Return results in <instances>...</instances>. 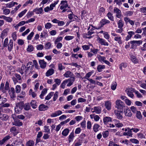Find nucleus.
I'll return each mask as SVG.
<instances>
[{
  "mask_svg": "<svg viewBox=\"0 0 146 146\" xmlns=\"http://www.w3.org/2000/svg\"><path fill=\"white\" fill-rule=\"evenodd\" d=\"M10 131L11 132H13V133L15 136L18 133L17 130L16 129V127L14 126L12 127L10 129Z\"/></svg>",
  "mask_w": 146,
  "mask_h": 146,
  "instance_id": "obj_26",
  "label": "nucleus"
},
{
  "mask_svg": "<svg viewBox=\"0 0 146 146\" xmlns=\"http://www.w3.org/2000/svg\"><path fill=\"white\" fill-rule=\"evenodd\" d=\"M51 44L50 42H47L45 45L44 48L46 49H48L51 47Z\"/></svg>",
  "mask_w": 146,
  "mask_h": 146,
  "instance_id": "obj_45",
  "label": "nucleus"
},
{
  "mask_svg": "<svg viewBox=\"0 0 146 146\" xmlns=\"http://www.w3.org/2000/svg\"><path fill=\"white\" fill-rule=\"evenodd\" d=\"M114 13H116V16L117 18H119L121 16V12L120 10L118 8L115 7L114 9Z\"/></svg>",
  "mask_w": 146,
  "mask_h": 146,
  "instance_id": "obj_5",
  "label": "nucleus"
},
{
  "mask_svg": "<svg viewBox=\"0 0 146 146\" xmlns=\"http://www.w3.org/2000/svg\"><path fill=\"white\" fill-rule=\"evenodd\" d=\"M23 104L24 103L23 102H21L17 104L15 109V111L17 112H19L23 108Z\"/></svg>",
  "mask_w": 146,
  "mask_h": 146,
  "instance_id": "obj_3",
  "label": "nucleus"
},
{
  "mask_svg": "<svg viewBox=\"0 0 146 146\" xmlns=\"http://www.w3.org/2000/svg\"><path fill=\"white\" fill-rule=\"evenodd\" d=\"M102 135L104 137L106 138L109 135V132L108 131H106L103 132Z\"/></svg>",
  "mask_w": 146,
  "mask_h": 146,
  "instance_id": "obj_51",
  "label": "nucleus"
},
{
  "mask_svg": "<svg viewBox=\"0 0 146 146\" xmlns=\"http://www.w3.org/2000/svg\"><path fill=\"white\" fill-rule=\"evenodd\" d=\"M74 75L73 74L69 71H67L64 74V76L66 78L72 77L74 76Z\"/></svg>",
  "mask_w": 146,
  "mask_h": 146,
  "instance_id": "obj_11",
  "label": "nucleus"
},
{
  "mask_svg": "<svg viewBox=\"0 0 146 146\" xmlns=\"http://www.w3.org/2000/svg\"><path fill=\"white\" fill-rule=\"evenodd\" d=\"M8 39L6 38L5 40L3 43V47H7L8 46Z\"/></svg>",
  "mask_w": 146,
  "mask_h": 146,
  "instance_id": "obj_54",
  "label": "nucleus"
},
{
  "mask_svg": "<svg viewBox=\"0 0 146 146\" xmlns=\"http://www.w3.org/2000/svg\"><path fill=\"white\" fill-rule=\"evenodd\" d=\"M26 93L25 92L22 91L21 93L19 96H18L17 99H19L18 98H24L25 96Z\"/></svg>",
  "mask_w": 146,
  "mask_h": 146,
  "instance_id": "obj_38",
  "label": "nucleus"
},
{
  "mask_svg": "<svg viewBox=\"0 0 146 146\" xmlns=\"http://www.w3.org/2000/svg\"><path fill=\"white\" fill-rule=\"evenodd\" d=\"M136 117L140 119H142V117L140 111H137Z\"/></svg>",
  "mask_w": 146,
  "mask_h": 146,
  "instance_id": "obj_41",
  "label": "nucleus"
},
{
  "mask_svg": "<svg viewBox=\"0 0 146 146\" xmlns=\"http://www.w3.org/2000/svg\"><path fill=\"white\" fill-rule=\"evenodd\" d=\"M111 104L108 101H107L105 103V106L106 108L108 110H109L111 109Z\"/></svg>",
  "mask_w": 146,
  "mask_h": 146,
  "instance_id": "obj_28",
  "label": "nucleus"
},
{
  "mask_svg": "<svg viewBox=\"0 0 146 146\" xmlns=\"http://www.w3.org/2000/svg\"><path fill=\"white\" fill-rule=\"evenodd\" d=\"M127 66V64L126 63H122L119 65V68L122 70V67L123 68H125Z\"/></svg>",
  "mask_w": 146,
  "mask_h": 146,
  "instance_id": "obj_39",
  "label": "nucleus"
},
{
  "mask_svg": "<svg viewBox=\"0 0 146 146\" xmlns=\"http://www.w3.org/2000/svg\"><path fill=\"white\" fill-rule=\"evenodd\" d=\"M44 128L45 132L48 133H50V130L49 129V126L45 125L44 127Z\"/></svg>",
  "mask_w": 146,
  "mask_h": 146,
  "instance_id": "obj_46",
  "label": "nucleus"
},
{
  "mask_svg": "<svg viewBox=\"0 0 146 146\" xmlns=\"http://www.w3.org/2000/svg\"><path fill=\"white\" fill-rule=\"evenodd\" d=\"M62 39V38L61 36H60L58 37L54 41L55 44H56L58 43H59V42L61 41Z\"/></svg>",
  "mask_w": 146,
  "mask_h": 146,
  "instance_id": "obj_48",
  "label": "nucleus"
},
{
  "mask_svg": "<svg viewBox=\"0 0 146 146\" xmlns=\"http://www.w3.org/2000/svg\"><path fill=\"white\" fill-rule=\"evenodd\" d=\"M62 113V111L60 110H58L56 111L55 112L52 113L50 116L52 117H56L61 115Z\"/></svg>",
  "mask_w": 146,
  "mask_h": 146,
  "instance_id": "obj_9",
  "label": "nucleus"
},
{
  "mask_svg": "<svg viewBox=\"0 0 146 146\" xmlns=\"http://www.w3.org/2000/svg\"><path fill=\"white\" fill-rule=\"evenodd\" d=\"M54 70L52 68H50L49 69L46 73V75L47 76H49L53 74L54 73Z\"/></svg>",
  "mask_w": 146,
  "mask_h": 146,
  "instance_id": "obj_16",
  "label": "nucleus"
},
{
  "mask_svg": "<svg viewBox=\"0 0 146 146\" xmlns=\"http://www.w3.org/2000/svg\"><path fill=\"white\" fill-rule=\"evenodd\" d=\"M9 117L7 115L5 114L1 113L0 114V119L3 121H6L9 118Z\"/></svg>",
  "mask_w": 146,
  "mask_h": 146,
  "instance_id": "obj_7",
  "label": "nucleus"
},
{
  "mask_svg": "<svg viewBox=\"0 0 146 146\" xmlns=\"http://www.w3.org/2000/svg\"><path fill=\"white\" fill-rule=\"evenodd\" d=\"M143 41L141 40H133L131 41L129 43L131 44H137L138 46L141 44L142 43Z\"/></svg>",
  "mask_w": 146,
  "mask_h": 146,
  "instance_id": "obj_23",
  "label": "nucleus"
},
{
  "mask_svg": "<svg viewBox=\"0 0 146 146\" xmlns=\"http://www.w3.org/2000/svg\"><path fill=\"white\" fill-rule=\"evenodd\" d=\"M34 48L33 46L31 44L29 45L27 49V51L28 52H31L33 51Z\"/></svg>",
  "mask_w": 146,
  "mask_h": 146,
  "instance_id": "obj_37",
  "label": "nucleus"
},
{
  "mask_svg": "<svg viewBox=\"0 0 146 146\" xmlns=\"http://www.w3.org/2000/svg\"><path fill=\"white\" fill-rule=\"evenodd\" d=\"M100 125L98 124H95L93 126V129L94 131L96 132L98 131V128Z\"/></svg>",
  "mask_w": 146,
  "mask_h": 146,
  "instance_id": "obj_31",
  "label": "nucleus"
},
{
  "mask_svg": "<svg viewBox=\"0 0 146 146\" xmlns=\"http://www.w3.org/2000/svg\"><path fill=\"white\" fill-rule=\"evenodd\" d=\"M105 66L104 65H99L97 68L98 71L101 72L102 69L105 68Z\"/></svg>",
  "mask_w": 146,
  "mask_h": 146,
  "instance_id": "obj_34",
  "label": "nucleus"
},
{
  "mask_svg": "<svg viewBox=\"0 0 146 146\" xmlns=\"http://www.w3.org/2000/svg\"><path fill=\"white\" fill-rule=\"evenodd\" d=\"M34 142L33 140H29L26 143V146H34Z\"/></svg>",
  "mask_w": 146,
  "mask_h": 146,
  "instance_id": "obj_29",
  "label": "nucleus"
},
{
  "mask_svg": "<svg viewBox=\"0 0 146 146\" xmlns=\"http://www.w3.org/2000/svg\"><path fill=\"white\" fill-rule=\"evenodd\" d=\"M115 125L116 127L118 128L121 127L123 126V124L119 122L115 123Z\"/></svg>",
  "mask_w": 146,
  "mask_h": 146,
  "instance_id": "obj_61",
  "label": "nucleus"
},
{
  "mask_svg": "<svg viewBox=\"0 0 146 146\" xmlns=\"http://www.w3.org/2000/svg\"><path fill=\"white\" fill-rule=\"evenodd\" d=\"M74 133L73 132L71 133L69 136V142H70L72 141V139L74 137Z\"/></svg>",
  "mask_w": 146,
  "mask_h": 146,
  "instance_id": "obj_40",
  "label": "nucleus"
},
{
  "mask_svg": "<svg viewBox=\"0 0 146 146\" xmlns=\"http://www.w3.org/2000/svg\"><path fill=\"white\" fill-rule=\"evenodd\" d=\"M10 138V137L9 135H7L3 139L0 141V145L3 144L5 142Z\"/></svg>",
  "mask_w": 146,
  "mask_h": 146,
  "instance_id": "obj_19",
  "label": "nucleus"
},
{
  "mask_svg": "<svg viewBox=\"0 0 146 146\" xmlns=\"http://www.w3.org/2000/svg\"><path fill=\"white\" fill-rule=\"evenodd\" d=\"M78 102H84L86 101V100L82 98H79L78 99Z\"/></svg>",
  "mask_w": 146,
  "mask_h": 146,
  "instance_id": "obj_62",
  "label": "nucleus"
},
{
  "mask_svg": "<svg viewBox=\"0 0 146 146\" xmlns=\"http://www.w3.org/2000/svg\"><path fill=\"white\" fill-rule=\"evenodd\" d=\"M58 69L60 70H62L65 68V67L63 66L61 63L59 64H58Z\"/></svg>",
  "mask_w": 146,
  "mask_h": 146,
  "instance_id": "obj_55",
  "label": "nucleus"
},
{
  "mask_svg": "<svg viewBox=\"0 0 146 146\" xmlns=\"http://www.w3.org/2000/svg\"><path fill=\"white\" fill-rule=\"evenodd\" d=\"M30 104L33 108L35 109L37 107V103L35 100L31 101Z\"/></svg>",
  "mask_w": 146,
  "mask_h": 146,
  "instance_id": "obj_24",
  "label": "nucleus"
},
{
  "mask_svg": "<svg viewBox=\"0 0 146 146\" xmlns=\"http://www.w3.org/2000/svg\"><path fill=\"white\" fill-rule=\"evenodd\" d=\"M37 49L38 50H42L44 48V46L42 44H39L37 46Z\"/></svg>",
  "mask_w": 146,
  "mask_h": 146,
  "instance_id": "obj_64",
  "label": "nucleus"
},
{
  "mask_svg": "<svg viewBox=\"0 0 146 146\" xmlns=\"http://www.w3.org/2000/svg\"><path fill=\"white\" fill-rule=\"evenodd\" d=\"M21 90V88L20 86L17 85L15 87L16 92L19 93L20 92Z\"/></svg>",
  "mask_w": 146,
  "mask_h": 146,
  "instance_id": "obj_44",
  "label": "nucleus"
},
{
  "mask_svg": "<svg viewBox=\"0 0 146 146\" xmlns=\"http://www.w3.org/2000/svg\"><path fill=\"white\" fill-rule=\"evenodd\" d=\"M27 11V9H25L23 11H22L21 13H20L18 15L19 17H21L25 14V13Z\"/></svg>",
  "mask_w": 146,
  "mask_h": 146,
  "instance_id": "obj_53",
  "label": "nucleus"
},
{
  "mask_svg": "<svg viewBox=\"0 0 146 146\" xmlns=\"http://www.w3.org/2000/svg\"><path fill=\"white\" fill-rule=\"evenodd\" d=\"M107 16L110 20L112 21H113V16L112 14L111 13H108L107 14Z\"/></svg>",
  "mask_w": 146,
  "mask_h": 146,
  "instance_id": "obj_33",
  "label": "nucleus"
},
{
  "mask_svg": "<svg viewBox=\"0 0 146 146\" xmlns=\"http://www.w3.org/2000/svg\"><path fill=\"white\" fill-rule=\"evenodd\" d=\"M39 62L41 68H45L46 63L43 60H39Z\"/></svg>",
  "mask_w": 146,
  "mask_h": 146,
  "instance_id": "obj_13",
  "label": "nucleus"
},
{
  "mask_svg": "<svg viewBox=\"0 0 146 146\" xmlns=\"http://www.w3.org/2000/svg\"><path fill=\"white\" fill-rule=\"evenodd\" d=\"M10 12V10L7 9H5L3 10V13L5 15L8 14Z\"/></svg>",
  "mask_w": 146,
  "mask_h": 146,
  "instance_id": "obj_63",
  "label": "nucleus"
},
{
  "mask_svg": "<svg viewBox=\"0 0 146 146\" xmlns=\"http://www.w3.org/2000/svg\"><path fill=\"white\" fill-rule=\"evenodd\" d=\"M114 40L115 41H117L118 43L119 44H121L122 43V41L121 40V38L120 37L118 36L115 37L114 38Z\"/></svg>",
  "mask_w": 146,
  "mask_h": 146,
  "instance_id": "obj_43",
  "label": "nucleus"
},
{
  "mask_svg": "<svg viewBox=\"0 0 146 146\" xmlns=\"http://www.w3.org/2000/svg\"><path fill=\"white\" fill-rule=\"evenodd\" d=\"M69 130L68 129H65L62 132V134L64 136H67L69 133Z\"/></svg>",
  "mask_w": 146,
  "mask_h": 146,
  "instance_id": "obj_36",
  "label": "nucleus"
},
{
  "mask_svg": "<svg viewBox=\"0 0 146 146\" xmlns=\"http://www.w3.org/2000/svg\"><path fill=\"white\" fill-rule=\"evenodd\" d=\"M0 105L2 107L7 108L10 106V104L9 103H3V104H1Z\"/></svg>",
  "mask_w": 146,
  "mask_h": 146,
  "instance_id": "obj_60",
  "label": "nucleus"
},
{
  "mask_svg": "<svg viewBox=\"0 0 146 146\" xmlns=\"http://www.w3.org/2000/svg\"><path fill=\"white\" fill-rule=\"evenodd\" d=\"M9 29H4L2 32L1 35V38L3 39L4 37L5 36H6L7 35V32Z\"/></svg>",
  "mask_w": 146,
  "mask_h": 146,
  "instance_id": "obj_20",
  "label": "nucleus"
},
{
  "mask_svg": "<svg viewBox=\"0 0 146 146\" xmlns=\"http://www.w3.org/2000/svg\"><path fill=\"white\" fill-rule=\"evenodd\" d=\"M94 111H92V112H95L96 113H100L101 111V108L100 107H95L94 108Z\"/></svg>",
  "mask_w": 146,
  "mask_h": 146,
  "instance_id": "obj_17",
  "label": "nucleus"
},
{
  "mask_svg": "<svg viewBox=\"0 0 146 146\" xmlns=\"http://www.w3.org/2000/svg\"><path fill=\"white\" fill-rule=\"evenodd\" d=\"M131 59L132 61L134 64H136L138 62V60L135 56H133L132 55H131Z\"/></svg>",
  "mask_w": 146,
  "mask_h": 146,
  "instance_id": "obj_27",
  "label": "nucleus"
},
{
  "mask_svg": "<svg viewBox=\"0 0 146 146\" xmlns=\"http://www.w3.org/2000/svg\"><path fill=\"white\" fill-rule=\"evenodd\" d=\"M125 114L126 116L131 117L132 113L131 110L129 109H127L124 111Z\"/></svg>",
  "mask_w": 146,
  "mask_h": 146,
  "instance_id": "obj_21",
  "label": "nucleus"
},
{
  "mask_svg": "<svg viewBox=\"0 0 146 146\" xmlns=\"http://www.w3.org/2000/svg\"><path fill=\"white\" fill-rule=\"evenodd\" d=\"M9 89V84L8 81H6L5 86V90H8Z\"/></svg>",
  "mask_w": 146,
  "mask_h": 146,
  "instance_id": "obj_57",
  "label": "nucleus"
},
{
  "mask_svg": "<svg viewBox=\"0 0 146 146\" xmlns=\"http://www.w3.org/2000/svg\"><path fill=\"white\" fill-rule=\"evenodd\" d=\"M116 108L120 111L121 112H123L125 109V104L119 100H117L116 101Z\"/></svg>",
  "mask_w": 146,
  "mask_h": 146,
  "instance_id": "obj_1",
  "label": "nucleus"
},
{
  "mask_svg": "<svg viewBox=\"0 0 146 146\" xmlns=\"http://www.w3.org/2000/svg\"><path fill=\"white\" fill-rule=\"evenodd\" d=\"M98 40H99V43L102 45L105 46H108L109 44L105 41V40L103 38H100L99 37L98 38Z\"/></svg>",
  "mask_w": 146,
  "mask_h": 146,
  "instance_id": "obj_10",
  "label": "nucleus"
},
{
  "mask_svg": "<svg viewBox=\"0 0 146 146\" xmlns=\"http://www.w3.org/2000/svg\"><path fill=\"white\" fill-rule=\"evenodd\" d=\"M43 11V10L42 7H40L38 9L36 8L33 10V12H35L37 14H41Z\"/></svg>",
  "mask_w": 146,
  "mask_h": 146,
  "instance_id": "obj_15",
  "label": "nucleus"
},
{
  "mask_svg": "<svg viewBox=\"0 0 146 146\" xmlns=\"http://www.w3.org/2000/svg\"><path fill=\"white\" fill-rule=\"evenodd\" d=\"M111 118L109 117H106L103 118L104 123L106 124L108 122L111 121Z\"/></svg>",
  "mask_w": 146,
  "mask_h": 146,
  "instance_id": "obj_22",
  "label": "nucleus"
},
{
  "mask_svg": "<svg viewBox=\"0 0 146 146\" xmlns=\"http://www.w3.org/2000/svg\"><path fill=\"white\" fill-rule=\"evenodd\" d=\"M117 86V84L116 82H115L113 83L111 86V88L113 90H114L116 88V86Z\"/></svg>",
  "mask_w": 146,
  "mask_h": 146,
  "instance_id": "obj_52",
  "label": "nucleus"
},
{
  "mask_svg": "<svg viewBox=\"0 0 146 146\" xmlns=\"http://www.w3.org/2000/svg\"><path fill=\"white\" fill-rule=\"evenodd\" d=\"M92 72H88L86 74L85 76L84 77L87 80H88L89 79V78L92 74Z\"/></svg>",
  "mask_w": 146,
  "mask_h": 146,
  "instance_id": "obj_49",
  "label": "nucleus"
},
{
  "mask_svg": "<svg viewBox=\"0 0 146 146\" xmlns=\"http://www.w3.org/2000/svg\"><path fill=\"white\" fill-rule=\"evenodd\" d=\"M34 35V33L33 32H31L30 34L27 36V39L28 40H30L32 38Z\"/></svg>",
  "mask_w": 146,
  "mask_h": 146,
  "instance_id": "obj_47",
  "label": "nucleus"
},
{
  "mask_svg": "<svg viewBox=\"0 0 146 146\" xmlns=\"http://www.w3.org/2000/svg\"><path fill=\"white\" fill-rule=\"evenodd\" d=\"M52 25L50 23H47L45 25V27L46 29H49L51 28Z\"/></svg>",
  "mask_w": 146,
  "mask_h": 146,
  "instance_id": "obj_58",
  "label": "nucleus"
},
{
  "mask_svg": "<svg viewBox=\"0 0 146 146\" xmlns=\"http://www.w3.org/2000/svg\"><path fill=\"white\" fill-rule=\"evenodd\" d=\"M48 108L47 106L45 105L44 104H41L39 106V110L40 111H44L46 110Z\"/></svg>",
  "mask_w": 146,
  "mask_h": 146,
  "instance_id": "obj_8",
  "label": "nucleus"
},
{
  "mask_svg": "<svg viewBox=\"0 0 146 146\" xmlns=\"http://www.w3.org/2000/svg\"><path fill=\"white\" fill-rule=\"evenodd\" d=\"M100 23L101 25V27H102L105 24L109 23H110V21L106 19H103L100 21Z\"/></svg>",
  "mask_w": 146,
  "mask_h": 146,
  "instance_id": "obj_18",
  "label": "nucleus"
},
{
  "mask_svg": "<svg viewBox=\"0 0 146 146\" xmlns=\"http://www.w3.org/2000/svg\"><path fill=\"white\" fill-rule=\"evenodd\" d=\"M75 78L74 76L70 78H69L67 80H65L66 81L67 83L69 82H72V83H73L74 82V81L75 80Z\"/></svg>",
  "mask_w": 146,
  "mask_h": 146,
  "instance_id": "obj_35",
  "label": "nucleus"
},
{
  "mask_svg": "<svg viewBox=\"0 0 146 146\" xmlns=\"http://www.w3.org/2000/svg\"><path fill=\"white\" fill-rule=\"evenodd\" d=\"M118 27L119 29L122 28L123 26L124 23L122 22L121 20L117 22Z\"/></svg>",
  "mask_w": 146,
  "mask_h": 146,
  "instance_id": "obj_32",
  "label": "nucleus"
},
{
  "mask_svg": "<svg viewBox=\"0 0 146 146\" xmlns=\"http://www.w3.org/2000/svg\"><path fill=\"white\" fill-rule=\"evenodd\" d=\"M13 47V42L12 40H10L8 45V49L9 52H11Z\"/></svg>",
  "mask_w": 146,
  "mask_h": 146,
  "instance_id": "obj_14",
  "label": "nucleus"
},
{
  "mask_svg": "<svg viewBox=\"0 0 146 146\" xmlns=\"http://www.w3.org/2000/svg\"><path fill=\"white\" fill-rule=\"evenodd\" d=\"M58 96V92L57 91L55 93L53 98V101H55L56 100Z\"/></svg>",
  "mask_w": 146,
  "mask_h": 146,
  "instance_id": "obj_59",
  "label": "nucleus"
},
{
  "mask_svg": "<svg viewBox=\"0 0 146 146\" xmlns=\"http://www.w3.org/2000/svg\"><path fill=\"white\" fill-rule=\"evenodd\" d=\"M123 112H121L120 111L115 110V113L116 115L117 118L119 119H121L123 118V116L121 114Z\"/></svg>",
  "mask_w": 146,
  "mask_h": 146,
  "instance_id": "obj_6",
  "label": "nucleus"
},
{
  "mask_svg": "<svg viewBox=\"0 0 146 146\" xmlns=\"http://www.w3.org/2000/svg\"><path fill=\"white\" fill-rule=\"evenodd\" d=\"M19 72L22 75H23L25 72L26 73V74L27 73L26 66L24 65H22L21 69L19 71Z\"/></svg>",
  "mask_w": 146,
  "mask_h": 146,
  "instance_id": "obj_12",
  "label": "nucleus"
},
{
  "mask_svg": "<svg viewBox=\"0 0 146 146\" xmlns=\"http://www.w3.org/2000/svg\"><path fill=\"white\" fill-rule=\"evenodd\" d=\"M61 4L63 6H66V8L67 7H68V8H70V7H68V5L67 3V1H61Z\"/></svg>",
  "mask_w": 146,
  "mask_h": 146,
  "instance_id": "obj_42",
  "label": "nucleus"
},
{
  "mask_svg": "<svg viewBox=\"0 0 146 146\" xmlns=\"http://www.w3.org/2000/svg\"><path fill=\"white\" fill-rule=\"evenodd\" d=\"M9 93L11 98L12 99L14 100V99L16 98L15 92L14 88L13 87L11 88L9 90Z\"/></svg>",
  "mask_w": 146,
  "mask_h": 146,
  "instance_id": "obj_4",
  "label": "nucleus"
},
{
  "mask_svg": "<svg viewBox=\"0 0 146 146\" xmlns=\"http://www.w3.org/2000/svg\"><path fill=\"white\" fill-rule=\"evenodd\" d=\"M128 131L127 132H124L123 133V135H127L131 137L132 136V131H131V129H130L129 128H127Z\"/></svg>",
  "mask_w": 146,
  "mask_h": 146,
  "instance_id": "obj_25",
  "label": "nucleus"
},
{
  "mask_svg": "<svg viewBox=\"0 0 146 146\" xmlns=\"http://www.w3.org/2000/svg\"><path fill=\"white\" fill-rule=\"evenodd\" d=\"M53 93L50 92V93L45 98V99L46 100H48L50 99L51 97L53 96Z\"/></svg>",
  "mask_w": 146,
  "mask_h": 146,
  "instance_id": "obj_50",
  "label": "nucleus"
},
{
  "mask_svg": "<svg viewBox=\"0 0 146 146\" xmlns=\"http://www.w3.org/2000/svg\"><path fill=\"white\" fill-rule=\"evenodd\" d=\"M125 91L129 96L132 98H133L134 95L133 93L134 92L135 90L134 89L131 88H129L126 89Z\"/></svg>",
  "mask_w": 146,
  "mask_h": 146,
  "instance_id": "obj_2",
  "label": "nucleus"
},
{
  "mask_svg": "<svg viewBox=\"0 0 146 146\" xmlns=\"http://www.w3.org/2000/svg\"><path fill=\"white\" fill-rule=\"evenodd\" d=\"M130 141L132 143L138 144L139 141L137 139H132L130 140Z\"/></svg>",
  "mask_w": 146,
  "mask_h": 146,
  "instance_id": "obj_56",
  "label": "nucleus"
},
{
  "mask_svg": "<svg viewBox=\"0 0 146 146\" xmlns=\"http://www.w3.org/2000/svg\"><path fill=\"white\" fill-rule=\"evenodd\" d=\"M23 107L25 110H29L30 109V106L28 103H26L24 105H23Z\"/></svg>",
  "mask_w": 146,
  "mask_h": 146,
  "instance_id": "obj_30",
  "label": "nucleus"
}]
</instances>
